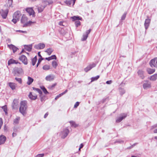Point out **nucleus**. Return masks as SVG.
Listing matches in <instances>:
<instances>
[{
  "instance_id": "obj_63",
  "label": "nucleus",
  "mask_w": 157,
  "mask_h": 157,
  "mask_svg": "<svg viewBox=\"0 0 157 157\" xmlns=\"http://www.w3.org/2000/svg\"><path fill=\"white\" fill-rule=\"evenodd\" d=\"M40 52H38V55L40 57V58H43L42 56L40 55Z\"/></svg>"
},
{
  "instance_id": "obj_13",
  "label": "nucleus",
  "mask_w": 157,
  "mask_h": 157,
  "mask_svg": "<svg viewBox=\"0 0 157 157\" xmlns=\"http://www.w3.org/2000/svg\"><path fill=\"white\" fill-rule=\"evenodd\" d=\"M21 15V13L19 11H17L15 12L13 15V18H16L17 19L19 20Z\"/></svg>"
},
{
  "instance_id": "obj_44",
  "label": "nucleus",
  "mask_w": 157,
  "mask_h": 157,
  "mask_svg": "<svg viewBox=\"0 0 157 157\" xmlns=\"http://www.w3.org/2000/svg\"><path fill=\"white\" fill-rule=\"evenodd\" d=\"M56 85V83H54L52 85L49 86L48 88L50 89H52L55 87V86Z\"/></svg>"
},
{
  "instance_id": "obj_64",
  "label": "nucleus",
  "mask_w": 157,
  "mask_h": 157,
  "mask_svg": "<svg viewBox=\"0 0 157 157\" xmlns=\"http://www.w3.org/2000/svg\"><path fill=\"white\" fill-rule=\"evenodd\" d=\"M83 144H81L80 145V147L79 148V150L80 149L82 148L83 147Z\"/></svg>"
},
{
  "instance_id": "obj_11",
  "label": "nucleus",
  "mask_w": 157,
  "mask_h": 157,
  "mask_svg": "<svg viewBox=\"0 0 157 157\" xmlns=\"http://www.w3.org/2000/svg\"><path fill=\"white\" fill-rule=\"evenodd\" d=\"M9 12V10L6 9L5 10H2L1 12V16L3 19L6 18Z\"/></svg>"
},
{
  "instance_id": "obj_35",
  "label": "nucleus",
  "mask_w": 157,
  "mask_h": 157,
  "mask_svg": "<svg viewBox=\"0 0 157 157\" xmlns=\"http://www.w3.org/2000/svg\"><path fill=\"white\" fill-rule=\"evenodd\" d=\"M33 90L36 91L39 94H42V91L40 89L34 87L33 88Z\"/></svg>"
},
{
  "instance_id": "obj_8",
  "label": "nucleus",
  "mask_w": 157,
  "mask_h": 157,
  "mask_svg": "<svg viewBox=\"0 0 157 157\" xmlns=\"http://www.w3.org/2000/svg\"><path fill=\"white\" fill-rule=\"evenodd\" d=\"M127 116V114L126 113H121L120 114V116L117 118L116 120L117 123H119L123 119L125 118Z\"/></svg>"
},
{
  "instance_id": "obj_4",
  "label": "nucleus",
  "mask_w": 157,
  "mask_h": 157,
  "mask_svg": "<svg viewBox=\"0 0 157 157\" xmlns=\"http://www.w3.org/2000/svg\"><path fill=\"white\" fill-rule=\"evenodd\" d=\"M69 132V130L68 129L64 128L61 131L60 133V136L62 138L64 139L67 136Z\"/></svg>"
},
{
  "instance_id": "obj_50",
  "label": "nucleus",
  "mask_w": 157,
  "mask_h": 157,
  "mask_svg": "<svg viewBox=\"0 0 157 157\" xmlns=\"http://www.w3.org/2000/svg\"><path fill=\"white\" fill-rule=\"evenodd\" d=\"M19 20L18 19H16V18H13V19L12 20V22H13L14 24H16L17 21H19Z\"/></svg>"
},
{
  "instance_id": "obj_19",
  "label": "nucleus",
  "mask_w": 157,
  "mask_h": 157,
  "mask_svg": "<svg viewBox=\"0 0 157 157\" xmlns=\"http://www.w3.org/2000/svg\"><path fill=\"white\" fill-rule=\"evenodd\" d=\"M150 21L151 19H147L145 20L144 24V26L146 30H147L148 28Z\"/></svg>"
},
{
  "instance_id": "obj_31",
  "label": "nucleus",
  "mask_w": 157,
  "mask_h": 157,
  "mask_svg": "<svg viewBox=\"0 0 157 157\" xmlns=\"http://www.w3.org/2000/svg\"><path fill=\"white\" fill-rule=\"evenodd\" d=\"M100 77V76L99 75H97L95 77H92L91 78V82L97 80Z\"/></svg>"
},
{
  "instance_id": "obj_23",
  "label": "nucleus",
  "mask_w": 157,
  "mask_h": 157,
  "mask_svg": "<svg viewBox=\"0 0 157 157\" xmlns=\"http://www.w3.org/2000/svg\"><path fill=\"white\" fill-rule=\"evenodd\" d=\"M155 69L154 68H148L147 69V71L149 74H152L155 72Z\"/></svg>"
},
{
  "instance_id": "obj_32",
  "label": "nucleus",
  "mask_w": 157,
  "mask_h": 157,
  "mask_svg": "<svg viewBox=\"0 0 157 157\" xmlns=\"http://www.w3.org/2000/svg\"><path fill=\"white\" fill-rule=\"evenodd\" d=\"M40 88L43 91L45 94H46L49 93L47 91L46 89L44 86H40Z\"/></svg>"
},
{
  "instance_id": "obj_55",
  "label": "nucleus",
  "mask_w": 157,
  "mask_h": 157,
  "mask_svg": "<svg viewBox=\"0 0 157 157\" xmlns=\"http://www.w3.org/2000/svg\"><path fill=\"white\" fill-rule=\"evenodd\" d=\"M13 1L12 0H8V3L9 4V6L10 7L12 5Z\"/></svg>"
},
{
  "instance_id": "obj_29",
  "label": "nucleus",
  "mask_w": 157,
  "mask_h": 157,
  "mask_svg": "<svg viewBox=\"0 0 157 157\" xmlns=\"http://www.w3.org/2000/svg\"><path fill=\"white\" fill-rule=\"evenodd\" d=\"M31 60L33 65L34 66L37 60L36 56L34 58L32 59Z\"/></svg>"
},
{
  "instance_id": "obj_59",
  "label": "nucleus",
  "mask_w": 157,
  "mask_h": 157,
  "mask_svg": "<svg viewBox=\"0 0 157 157\" xmlns=\"http://www.w3.org/2000/svg\"><path fill=\"white\" fill-rule=\"evenodd\" d=\"M112 82V81L111 80H108L106 82V83L108 84H110Z\"/></svg>"
},
{
  "instance_id": "obj_14",
  "label": "nucleus",
  "mask_w": 157,
  "mask_h": 157,
  "mask_svg": "<svg viewBox=\"0 0 157 157\" xmlns=\"http://www.w3.org/2000/svg\"><path fill=\"white\" fill-rule=\"evenodd\" d=\"M12 106L13 109H17L18 107V104L17 100L16 99H14L12 104Z\"/></svg>"
},
{
  "instance_id": "obj_34",
  "label": "nucleus",
  "mask_w": 157,
  "mask_h": 157,
  "mask_svg": "<svg viewBox=\"0 0 157 157\" xmlns=\"http://www.w3.org/2000/svg\"><path fill=\"white\" fill-rule=\"evenodd\" d=\"M119 91L121 95H123L125 92V90L123 88H119Z\"/></svg>"
},
{
  "instance_id": "obj_33",
  "label": "nucleus",
  "mask_w": 157,
  "mask_h": 157,
  "mask_svg": "<svg viewBox=\"0 0 157 157\" xmlns=\"http://www.w3.org/2000/svg\"><path fill=\"white\" fill-rule=\"evenodd\" d=\"M69 123H70L71 126L72 127L76 128L78 126V125L75 123V122L73 121H69Z\"/></svg>"
},
{
  "instance_id": "obj_7",
  "label": "nucleus",
  "mask_w": 157,
  "mask_h": 157,
  "mask_svg": "<svg viewBox=\"0 0 157 157\" xmlns=\"http://www.w3.org/2000/svg\"><path fill=\"white\" fill-rule=\"evenodd\" d=\"M19 59L25 65H27L28 63V59L26 56L22 55L19 56Z\"/></svg>"
},
{
  "instance_id": "obj_62",
  "label": "nucleus",
  "mask_w": 157,
  "mask_h": 157,
  "mask_svg": "<svg viewBox=\"0 0 157 157\" xmlns=\"http://www.w3.org/2000/svg\"><path fill=\"white\" fill-rule=\"evenodd\" d=\"M59 25L64 26V25H63V21H60L59 23Z\"/></svg>"
},
{
  "instance_id": "obj_37",
  "label": "nucleus",
  "mask_w": 157,
  "mask_h": 157,
  "mask_svg": "<svg viewBox=\"0 0 157 157\" xmlns=\"http://www.w3.org/2000/svg\"><path fill=\"white\" fill-rule=\"evenodd\" d=\"M50 66L48 65H45L43 67V69L45 70H48L50 69Z\"/></svg>"
},
{
  "instance_id": "obj_58",
  "label": "nucleus",
  "mask_w": 157,
  "mask_h": 157,
  "mask_svg": "<svg viewBox=\"0 0 157 157\" xmlns=\"http://www.w3.org/2000/svg\"><path fill=\"white\" fill-rule=\"evenodd\" d=\"M50 57H51V58H52V59H56V58H57L56 57V56L55 55H52Z\"/></svg>"
},
{
  "instance_id": "obj_3",
  "label": "nucleus",
  "mask_w": 157,
  "mask_h": 157,
  "mask_svg": "<svg viewBox=\"0 0 157 157\" xmlns=\"http://www.w3.org/2000/svg\"><path fill=\"white\" fill-rule=\"evenodd\" d=\"M71 18L73 21H75V24L77 27L80 25L81 23L79 20H82V18L81 17L78 16H74L71 17Z\"/></svg>"
},
{
  "instance_id": "obj_6",
  "label": "nucleus",
  "mask_w": 157,
  "mask_h": 157,
  "mask_svg": "<svg viewBox=\"0 0 157 157\" xmlns=\"http://www.w3.org/2000/svg\"><path fill=\"white\" fill-rule=\"evenodd\" d=\"M149 65L151 67L157 68V57H155L151 60Z\"/></svg>"
},
{
  "instance_id": "obj_38",
  "label": "nucleus",
  "mask_w": 157,
  "mask_h": 157,
  "mask_svg": "<svg viewBox=\"0 0 157 157\" xmlns=\"http://www.w3.org/2000/svg\"><path fill=\"white\" fill-rule=\"evenodd\" d=\"M44 2L46 4L48 3V5H50L52 4L53 3V1L52 0H47L44 1Z\"/></svg>"
},
{
  "instance_id": "obj_40",
  "label": "nucleus",
  "mask_w": 157,
  "mask_h": 157,
  "mask_svg": "<svg viewBox=\"0 0 157 157\" xmlns=\"http://www.w3.org/2000/svg\"><path fill=\"white\" fill-rule=\"evenodd\" d=\"M46 6L42 7H39L38 8V10L39 13L41 12L43 10L44 8Z\"/></svg>"
},
{
  "instance_id": "obj_36",
  "label": "nucleus",
  "mask_w": 157,
  "mask_h": 157,
  "mask_svg": "<svg viewBox=\"0 0 157 157\" xmlns=\"http://www.w3.org/2000/svg\"><path fill=\"white\" fill-rule=\"evenodd\" d=\"M52 65L53 67L56 68L58 65V64L56 61L54 60L52 62Z\"/></svg>"
},
{
  "instance_id": "obj_57",
  "label": "nucleus",
  "mask_w": 157,
  "mask_h": 157,
  "mask_svg": "<svg viewBox=\"0 0 157 157\" xmlns=\"http://www.w3.org/2000/svg\"><path fill=\"white\" fill-rule=\"evenodd\" d=\"M62 95L60 94H59V95H57L55 98V100H57L58 98H59V97H61Z\"/></svg>"
},
{
  "instance_id": "obj_10",
  "label": "nucleus",
  "mask_w": 157,
  "mask_h": 157,
  "mask_svg": "<svg viewBox=\"0 0 157 157\" xmlns=\"http://www.w3.org/2000/svg\"><path fill=\"white\" fill-rule=\"evenodd\" d=\"M45 44L43 43H40L34 46V48L37 50L42 49L45 47Z\"/></svg>"
},
{
  "instance_id": "obj_54",
  "label": "nucleus",
  "mask_w": 157,
  "mask_h": 157,
  "mask_svg": "<svg viewBox=\"0 0 157 157\" xmlns=\"http://www.w3.org/2000/svg\"><path fill=\"white\" fill-rule=\"evenodd\" d=\"M44 155V154H39L36 155V157H43Z\"/></svg>"
},
{
  "instance_id": "obj_52",
  "label": "nucleus",
  "mask_w": 157,
  "mask_h": 157,
  "mask_svg": "<svg viewBox=\"0 0 157 157\" xmlns=\"http://www.w3.org/2000/svg\"><path fill=\"white\" fill-rule=\"evenodd\" d=\"M91 30L90 29L89 30H87L85 34L87 35L88 36V35L90 33Z\"/></svg>"
},
{
  "instance_id": "obj_5",
  "label": "nucleus",
  "mask_w": 157,
  "mask_h": 157,
  "mask_svg": "<svg viewBox=\"0 0 157 157\" xmlns=\"http://www.w3.org/2000/svg\"><path fill=\"white\" fill-rule=\"evenodd\" d=\"M22 72V69L21 68L15 67L13 70V73L14 76H18Z\"/></svg>"
},
{
  "instance_id": "obj_39",
  "label": "nucleus",
  "mask_w": 157,
  "mask_h": 157,
  "mask_svg": "<svg viewBox=\"0 0 157 157\" xmlns=\"http://www.w3.org/2000/svg\"><path fill=\"white\" fill-rule=\"evenodd\" d=\"M72 2H73V0H69L66 1L65 3L69 6L71 5Z\"/></svg>"
},
{
  "instance_id": "obj_61",
  "label": "nucleus",
  "mask_w": 157,
  "mask_h": 157,
  "mask_svg": "<svg viewBox=\"0 0 157 157\" xmlns=\"http://www.w3.org/2000/svg\"><path fill=\"white\" fill-rule=\"evenodd\" d=\"M45 59L47 60H48V61H49L51 60H52V58H51V57H47V58H45Z\"/></svg>"
},
{
  "instance_id": "obj_48",
  "label": "nucleus",
  "mask_w": 157,
  "mask_h": 157,
  "mask_svg": "<svg viewBox=\"0 0 157 157\" xmlns=\"http://www.w3.org/2000/svg\"><path fill=\"white\" fill-rule=\"evenodd\" d=\"M124 143V141L121 140H117L114 143Z\"/></svg>"
},
{
  "instance_id": "obj_60",
  "label": "nucleus",
  "mask_w": 157,
  "mask_h": 157,
  "mask_svg": "<svg viewBox=\"0 0 157 157\" xmlns=\"http://www.w3.org/2000/svg\"><path fill=\"white\" fill-rule=\"evenodd\" d=\"M17 132V128L16 127H14L13 128V132Z\"/></svg>"
},
{
  "instance_id": "obj_26",
  "label": "nucleus",
  "mask_w": 157,
  "mask_h": 157,
  "mask_svg": "<svg viewBox=\"0 0 157 157\" xmlns=\"http://www.w3.org/2000/svg\"><path fill=\"white\" fill-rule=\"evenodd\" d=\"M157 78V74H154L151 75L150 78V79L152 81H155Z\"/></svg>"
},
{
  "instance_id": "obj_22",
  "label": "nucleus",
  "mask_w": 157,
  "mask_h": 157,
  "mask_svg": "<svg viewBox=\"0 0 157 157\" xmlns=\"http://www.w3.org/2000/svg\"><path fill=\"white\" fill-rule=\"evenodd\" d=\"M18 63H19L18 62H16V61L15 60L13 59H10L8 60V64L9 65H10V64H14V63L17 64Z\"/></svg>"
},
{
  "instance_id": "obj_46",
  "label": "nucleus",
  "mask_w": 157,
  "mask_h": 157,
  "mask_svg": "<svg viewBox=\"0 0 157 157\" xmlns=\"http://www.w3.org/2000/svg\"><path fill=\"white\" fill-rule=\"evenodd\" d=\"M127 13L125 12L124 14L121 17V20H124L125 19L126 15Z\"/></svg>"
},
{
  "instance_id": "obj_16",
  "label": "nucleus",
  "mask_w": 157,
  "mask_h": 157,
  "mask_svg": "<svg viewBox=\"0 0 157 157\" xmlns=\"http://www.w3.org/2000/svg\"><path fill=\"white\" fill-rule=\"evenodd\" d=\"M146 83H145L143 84V88L145 89H147V88L151 87V84L150 82L147 81H146Z\"/></svg>"
},
{
  "instance_id": "obj_18",
  "label": "nucleus",
  "mask_w": 157,
  "mask_h": 157,
  "mask_svg": "<svg viewBox=\"0 0 157 157\" xmlns=\"http://www.w3.org/2000/svg\"><path fill=\"white\" fill-rule=\"evenodd\" d=\"M29 97L31 100H35L37 98V96L35 94H32V92H30L29 95Z\"/></svg>"
},
{
  "instance_id": "obj_53",
  "label": "nucleus",
  "mask_w": 157,
  "mask_h": 157,
  "mask_svg": "<svg viewBox=\"0 0 157 157\" xmlns=\"http://www.w3.org/2000/svg\"><path fill=\"white\" fill-rule=\"evenodd\" d=\"M157 127V123L156 124H154V125H153V126H151V130L153 129H154Z\"/></svg>"
},
{
  "instance_id": "obj_51",
  "label": "nucleus",
  "mask_w": 157,
  "mask_h": 157,
  "mask_svg": "<svg viewBox=\"0 0 157 157\" xmlns=\"http://www.w3.org/2000/svg\"><path fill=\"white\" fill-rule=\"evenodd\" d=\"M16 32H19L20 33H27V32L26 31H22V30H17L16 31Z\"/></svg>"
},
{
  "instance_id": "obj_45",
  "label": "nucleus",
  "mask_w": 157,
  "mask_h": 157,
  "mask_svg": "<svg viewBox=\"0 0 157 157\" xmlns=\"http://www.w3.org/2000/svg\"><path fill=\"white\" fill-rule=\"evenodd\" d=\"M15 79L19 83L21 84L22 81L21 78L16 77L15 78Z\"/></svg>"
},
{
  "instance_id": "obj_43",
  "label": "nucleus",
  "mask_w": 157,
  "mask_h": 157,
  "mask_svg": "<svg viewBox=\"0 0 157 157\" xmlns=\"http://www.w3.org/2000/svg\"><path fill=\"white\" fill-rule=\"evenodd\" d=\"M40 100L42 102L43 101H44L45 98V95H43L42 94H40Z\"/></svg>"
},
{
  "instance_id": "obj_17",
  "label": "nucleus",
  "mask_w": 157,
  "mask_h": 157,
  "mask_svg": "<svg viewBox=\"0 0 157 157\" xmlns=\"http://www.w3.org/2000/svg\"><path fill=\"white\" fill-rule=\"evenodd\" d=\"M8 46L10 49L12 50L13 53L16 52L18 49L17 48L12 44L8 45Z\"/></svg>"
},
{
  "instance_id": "obj_56",
  "label": "nucleus",
  "mask_w": 157,
  "mask_h": 157,
  "mask_svg": "<svg viewBox=\"0 0 157 157\" xmlns=\"http://www.w3.org/2000/svg\"><path fill=\"white\" fill-rule=\"evenodd\" d=\"M3 124L2 120V118H0V129L1 128V127Z\"/></svg>"
},
{
  "instance_id": "obj_1",
  "label": "nucleus",
  "mask_w": 157,
  "mask_h": 157,
  "mask_svg": "<svg viewBox=\"0 0 157 157\" xmlns=\"http://www.w3.org/2000/svg\"><path fill=\"white\" fill-rule=\"evenodd\" d=\"M20 104L19 111L23 116H25L26 114V111L27 107V102L25 101H21Z\"/></svg>"
},
{
  "instance_id": "obj_15",
  "label": "nucleus",
  "mask_w": 157,
  "mask_h": 157,
  "mask_svg": "<svg viewBox=\"0 0 157 157\" xmlns=\"http://www.w3.org/2000/svg\"><path fill=\"white\" fill-rule=\"evenodd\" d=\"M55 77V76L54 75H49L46 76L45 79L47 81H51L54 80Z\"/></svg>"
},
{
  "instance_id": "obj_12",
  "label": "nucleus",
  "mask_w": 157,
  "mask_h": 157,
  "mask_svg": "<svg viewBox=\"0 0 157 157\" xmlns=\"http://www.w3.org/2000/svg\"><path fill=\"white\" fill-rule=\"evenodd\" d=\"M29 14V16L32 15L33 17L35 16V13L32 8H28L25 10Z\"/></svg>"
},
{
  "instance_id": "obj_28",
  "label": "nucleus",
  "mask_w": 157,
  "mask_h": 157,
  "mask_svg": "<svg viewBox=\"0 0 157 157\" xmlns=\"http://www.w3.org/2000/svg\"><path fill=\"white\" fill-rule=\"evenodd\" d=\"M25 47V49L27 51L29 52H30L32 49V47L31 45H25L24 46Z\"/></svg>"
},
{
  "instance_id": "obj_25",
  "label": "nucleus",
  "mask_w": 157,
  "mask_h": 157,
  "mask_svg": "<svg viewBox=\"0 0 157 157\" xmlns=\"http://www.w3.org/2000/svg\"><path fill=\"white\" fill-rule=\"evenodd\" d=\"M16 84L13 82H9L8 83L9 86L11 88L12 90H15L16 88Z\"/></svg>"
},
{
  "instance_id": "obj_9",
  "label": "nucleus",
  "mask_w": 157,
  "mask_h": 157,
  "mask_svg": "<svg viewBox=\"0 0 157 157\" xmlns=\"http://www.w3.org/2000/svg\"><path fill=\"white\" fill-rule=\"evenodd\" d=\"M96 66L95 63H92L90 64L86 67L84 69V70L86 72H87L93 68L95 67Z\"/></svg>"
},
{
  "instance_id": "obj_30",
  "label": "nucleus",
  "mask_w": 157,
  "mask_h": 157,
  "mask_svg": "<svg viewBox=\"0 0 157 157\" xmlns=\"http://www.w3.org/2000/svg\"><path fill=\"white\" fill-rule=\"evenodd\" d=\"M20 120V117H17L13 121V124H18L19 121Z\"/></svg>"
},
{
  "instance_id": "obj_20",
  "label": "nucleus",
  "mask_w": 157,
  "mask_h": 157,
  "mask_svg": "<svg viewBox=\"0 0 157 157\" xmlns=\"http://www.w3.org/2000/svg\"><path fill=\"white\" fill-rule=\"evenodd\" d=\"M137 73L138 75L142 79L144 78L145 76L144 75V71H143L142 70H139Z\"/></svg>"
},
{
  "instance_id": "obj_41",
  "label": "nucleus",
  "mask_w": 157,
  "mask_h": 157,
  "mask_svg": "<svg viewBox=\"0 0 157 157\" xmlns=\"http://www.w3.org/2000/svg\"><path fill=\"white\" fill-rule=\"evenodd\" d=\"M2 108L3 110V111L5 112L6 114L7 113V111L6 105L2 106Z\"/></svg>"
},
{
  "instance_id": "obj_21",
  "label": "nucleus",
  "mask_w": 157,
  "mask_h": 157,
  "mask_svg": "<svg viewBox=\"0 0 157 157\" xmlns=\"http://www.w3.org/2000/svg\"><path fill=\"white\" fill-rule=\"evenodd\" d=\"M6 137L3 135L0 136V145L3 144L5 142L6 140Z\"/></svg>"
},
{
  "instance_id": "obj_2",
  "label": "nucleus",
  "mask_w": 157,
  "mask_h": 157,
  "mask_svg": "<svg viewBox=\"0 0 157 157\" xmlns=\"http://www.w3.org/2000/svg\"><path fill=\"white\" fill-rule=\"evenodd\" d=\"M27 17L25 15L23 14L21 19V22L22 24H23V27H26L30 25L31 24L35 22H32L31 21L27 22Z\"/></svg>"
},
{
  "instance_id": "obj_47",
  "label": "nucleus",
  "mask_w": 157,
  "mask_h": 157,
  "mask_svg": "<svg viewBox=\"0 0 157 157\" xmlns=\"http://www.w3.org/2000/svg\"><path fill=\"white\" fill-rule=\"evenodd\" d=\"M43 58H39L38 60V61L36 64V67H38L39 64H40L41 61L43 60Z\"/></svg>"
},
{
  "instance_id": "obj_42",
  "label": "nucleus",
  "mask_w": 157,
  "mask_h": 157,
  "mask_svg": "<svg viewBox=\"0 0 157 157\" xmlns=\"http://www.w3.org/2000/svg\"><path fill=\"white\" fill-rule=\"evenodd\" d=\"M88 36L87 35H86L85 34H84L82 36V38L81 39V40L82 41H85L86 40L87 38L88 37Z\"/></svg>"
},
{
  "instance_id": "obj_49",
  "label": "nucleus",
  "mask_w": 157,
  "mask_h": 157,
  "mask_svg": "<svg viewBox=\"0 0 157 157\" xmlns=\"http://www.w3.org/2000/svg\"><path fill=\"white\" fill-rule=\"evenodd\" d=\"M79 102L78 101L76 102L75 104L74 105V108H76L78 107V106L79 105Z\"/></svg>"
},
{
  "instance_id": "obj_24",
  "label": "nucleus",
  "mask_w": 157,
  "mask_h": 157,
  "mask_svg": "<svg viewBox=\"0 0 157 157\" xmlns=\"http://www.w3.org/2000/svg\"><path fill=\"white\" fill-rule=\"evenodd\" d=\"M33 81L34 79L33 78L29 76H28V81L27 82V84L28 85H29L32 83L33 82Z\"/></svg>"
},
{
  "instance_id": "obj_27",
  "label": "nucleus",
  "mask_w": 157,
  "mask_h": 157,
  "mask_svg": "<svg viewBox=\"0 0 157 157\" xmlns=\"http://www.w3.org/2000/svg\"><path fill=\"white\" fill-rule=\"evenodd\" d=\"M53 51V50L51 48H49L47 49L45 51V52H47L48 55H50Z\"/></svg>"
}]
</instances>
